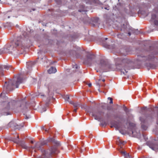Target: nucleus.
<instances>
[{
  "mask_svg": "<svg viewBox=\"0 0 158 158\" xmlns=\"http://www.w3.org/2000/svg\"><path fill=\"white\" fill-rule=\"evenodd\" d=\"M24 33L22 35L18 37L15 41L12 42L6 45L4 47L0 49V54L5 53L15 54L18 53L17 50L23 47L27 43L28 36Z\"/></svg>",
  "mask_w": 158,
  "mask_h": 158,
  "instance_id": "nucleus-1",
  "label": "nucleus"
},
{
  "mask_svg": "<svg viewBox=\"0 0 158 158\" xmlns=\"http://www.w3.org/2000/svg\"><path fill=\"white\" fill-rule=\"evenodd\" d=\"M54 142L56 144L55 145L49 148L46 150H42V154L41 156L37 158H52V156L57 153L56 146L60 145V143L56 141H55L52 138H50L47 140L42 142L40 143L39 142L37 143L35 145V147L38 150L41 149V146L46 144L48 142Z\"/></svg>",
  "mask_w": 158,
  "mask_h": 158,
  "instance_id": "nucleus-2",
  "label": "nucleus"
},
{
  "mask_svg": "<svg viewBox=\"0 0 158 158\" xmlns=\"http://www.w3.org/2000/svg\"><path fill=\"white\" fill-rule=\"evenodd\" d=\"M95 56L93 54H88L86 56V58L84 61L85 64H91L94 63L97 68L105 70V72L108 71L110 69L111 65L109 63L103 60H101L97 62H94Z\"/></svg>",
  "mask_w": 158,
  "mask_h": 158,
  "instance_id": "nucleus-3",
  "label": "nucleus"
},
{
  "mask_svg": "<svg viewBox=\"0 0 158 158\" xmlns=\"http://www.w3.org/2000/svg\"><path fill=\"white\" fill-rule=\"evenodd\" d=\"M116 64L117 65H121L123 68L121 69V72L124 75H126L128 72V70L132 68V62L126 57H120L115 59Z\"/></svg>",
  "mask_w": 158,
  "mask_h": 158,
  "instance_id": "nucleus-4",
  "label": "nucleus"
},
{
  "mask_svg": "<svg viewBox=\"0 0 158 158\" xmlns=\"http://www.w3.org/2000/svg\"><path fill=\"white\" fill-rule=\"evenodd\" d=\"M22 79L20 77H18L16 80L15 79L10 80L8 83L7 82H5L4 89L8 91L12 90L15 88L18 87L19 85L22 83Z\"/></svg>",
  "mask_w": 158,
  "mask_h": 158,
  "instance_id": "nucleus-5",
  "label": "nucleus"
},
{
  "mask_svg": "<svg viewBox=\"0 0 158 158\" xmlns=\"http://www.w3.org/2000/svg\"><path fill=\"white\" fill-rule=\"evenodd\" d=\"M9 103L8 102H3L2 105L4 106V107L1 110V113L2 115H7L10 114V113L9 111L10 108Z\"/></svg>",
  "mask_w": 158,
  "mask_h": 158,
  "instance_id": "nucleus-6",
  "label": "nucleus"
},
{
  "mask_svg": "<svg viewBox=\"0 0 158 158\" xmlns=\"http://www.w3.org/2000/svg\"><path fill=\"white\" fill-rule=\"evenodd\" d=\"M14 108L19 110H25L26 108V103L22 102H18L15 103Z\"/></svg>",
  "mask_w": 158,
  "mask_h": 158,
  "instance_id": "nucleus-7",
  "label": "nucleus"
},
{
  "mask_svg": "<svg viewBox=\"0 0 158 158\" xmlns=\"http://www.w3.org/2000/svg\"><path fill=\"white\" fill-rule=\"evenodd\" d=\"M8 126L15 129L19 130L22 127H23V124L22 123L21 124H19L16 123L10 122L9 123Z\"/></svg>",
  "mask_w": 158,
  "mask_h": 158,
  "instance_id": "nucleus-8",
  "label": "nucleus"
},
{
  "mask_svg": "<svg viewBox=\"0 0 158 158\" xmlns=\"http://www.w3.org/2000/svg\"><path fill=\"white\" fill-rule=\"evenodd\" d=\"M11 67V66L8 65L0 64V73L2 75H4V72L6 70H8Z\"/></svg>",
  "mask_w": 158,
  "mask_h": 158,
  "instance_id": "nucleus-9",
  "label": "nucleus"
},
{
  "mask_svg": "<svg viewBox=\"0 0 158 158\" xmlns=\"http://www.w3.org/2000/svg\"><path fill=\"white\" fill-rule=\"evenodd\" d=\"M103 114V113L102 112L99 111L96 113H93L92 115L94 117L95 119L99 121Z\"/></svg>",
  "mask_w": 158,
  "mask_h": 158,
  "instance_id": "nucleus-10",
  "label": "nucleus"
},
{
  "mask_svg": "<svg viewBox=\"0 0 158 158\" xmlns=\"http://www.w3.org/2000/svg\"><path fill=\"white\" fill-rule=\"evenodd\" d=\"M35 64L34 62H30L27 63V68L28 69V73L31 70V66Z\"/></svg>",
  "mask_w": 158,
  "mask_h": 158,
  "instance_id": "nucleus-11",
  "label": "nucleus"
},
{
  "mask_svg": "<svg viewBox=\"0 0 158 158\" xmlns=\"http://www.w3.org/2000/svg\"><path fill=\"white\" fill-rule=\"evenodd\" d=\"M149 147L155 151H156L158 150V145L156 144H152L149 145Z\"/></svg>",
  "mask_w": 158,
  "mask_h": 158,
  "instance_id": "nucleus-12",
  "label": "nucleus"
},
{
  "mask_svg": "<svg viewBox=\"0 0 158 158\" xmlns=\"http://www.w3.org/2000/svg\"><path fill=\"white\" fill-rule=\"evenodd\" d=\"M48 72L49 74L54 73L56 72V69L55 67H51L48 71Z\"/></svg>",
  "mask_w": 158,
  "mask_h": 158,
  "instance_id": "nucleus-13",
  "label": "nucleus"
},
{
  "mask_svg": "<svg viewBox=\"0 0 158 158\" xmlns=\"http://www.w3.org/2000/svg\"><path fill=\"white\" fill-rule=\"evenodd\" d=\"M20 145L23 148L25 149H27L28 148L27 146L26 145L25 142L23 141H20L19 143Z\"/></svg>",
  "mask_w": 158,
  "mask_h": 158,
  "instance_id": "nucleus-14",
  "label": "nucleus"
},
{
  "mask_svg": "<svg viewBox=\"0 0 158 158\" xmlns=\"http://www.w3.org/2000/svg\"><path fill=\"white\" fill-rule=\"evenodd\" d=\"M120 152L121 154L123 155L126 158H132L129 155V154H127L125 152L120 151Z\"/></svg>",
  "mask_w": 158,
  "mask_h": 158,
  "instance_id": "nucleus-15",
  "label": "nucleus"
},
{
  "mask_svg": "<svg viewBox=\"0 0 158 158\" xmlns=\"http://www.w3.org/2000/svg\"><path fill=\"white\" fill-rule=\"evenodd\" d=\"M71 104H72L73 105L74 107L75 108L77 107H79L80 106H81V107L82 108H83V107L81 106V104L79 103V102H76L75 103H71Z\"/></svg>",
  "mask_w": 158,
  "mask_h": 158,
  "instance_id": "nucleus-16",
  "label": "nucleus"
},
{
  "mask_svg": "<svg viewBox=\"0 0 158 158\" xmlns=\"http://www.w3.org/2000/svg\"><path fill=\"white\" fill-rule=\"evenodd\" d=\"M17 138L16 139L12 138V140L14 142L18 143L19 142V137L18 135L17 136Z\"/></svg>",
  "mask_w": 158,
  "mask_h": 158,
  "instance_id": "nucleus-17",
  "label": "nucleus"
},
{
  "mask_svg": "<svg viewBox=\"0 0 158 158\" xmlns=\"http://www.w3.org/2000/svg\"><path fill=\"white\" fill-rule=\"evenodd\" d=\"M64 98L66 101H68V102H69L70 103H71V102H70L69 100V97L68 95H65V96Z\"/></svg>",
  "mask_w": 158,
  "mask_h": 158,
  "instance_id": "nucleus-18",
  "label": "nucleus"
},
{
  "mask_svg": "<svg viewBox=\"0 0 158 158\" xmlns=\"http://www.w3.org/2000/svg\"><path fill=\"white\" fill-rule=\"evenodd\" d=\"M145 118L146 117L145 116L142 117L140 118V119L142 123H144L145 122Z\"/></svg>",
  "mask_w": 158,
  "mask_h": 158,
  "instance_id": "nucleus-19",
  "label": "nucleus"
},
{
  "mask_svg": "<svg viewBox=\"0 0 158 158\" xmlns=\"http://www.w3.org/2000/svg\"><path fill=\"white\" fill-rule=\"evenodd\" d=\"M156 19H157L154 21V23L155 25L158 26V17Z\"/></svg>",
  "mask_w": 158,
  "mask_h": 158,
  "instance_id": "nucleus-20",
  "label": "nucleus"
},
{
  "mask_svg": "<svg viewBox=\"0 0 158 158\" xmlns=\"http://www.w3.org/2000/svg\"><path fill=\"white\" fill-rule=\"evenodd\" d=\"M154 58V56L153 55L150 56L149 57H148L147 59V60H152V59Z\"/></svg>",
  "mask_w": 158,
  "mask_h": 158,
  "instance_id": "nucleus-21",
  "label": "nucleus"
},
{
  "mask_svg": "<svg viewBox=\"0 0 158 158\" xmlns=\"http://www.w3.org/2000/svg\"><path fill=\"white\" fill-rule=\"evenodd\" d=\"M156 18V16L155 14H153L152 16V19H154Z\"/></svg>",
  "mask_w": 158,
  "mask_h": 158,
  "instance_id": "nucleus-22",
  "label": "nucleus"
},
{
  "mask_svg": "<svg viewBox=\"0 0 158 158\" xmlns=\"http://www.w3.org/2000/svg\"><path fill=\"white\" fill-rule=\"evenodd\" d=\"M117 36L118 38L122 39L123 38V35L122 34H119L117 35Z\"/></svg>",
  "mask_w": 158,
  "mask_h": 158,
  "instance_id": "nucleus-23",
  "label": "nucleus"
},
{
  "mask_svg": "<svg viewBox=\"0 0 158 158\" xmlns=\"http://www.w3.org/2000/svg\"><path fill=\"white\" fill-rule=\"evenodd\" d=\"M5 96V93L3 92L2 93L0 94V97H4Z\"/></svg>",
  "mask_w": 158,
  "mask_h": 158,
  "instance_id": "nucleus-24",
  "label": "nucleus"
},
{
  "mask_svg": "<svg viewBox=\"0 0 158 158\" xmlns=\"http://www.w3.org/2000/svg\"><path fill=\"white\" fill-rule=\"evenodd\" d=\"M142 127L144 130H146L147 128V127L143 124L142 125Z\"/></svg>",
  "mask_w": 158,
  "mask_h": 158,
  "instance_id": "nucleus-25",
  "label": "nucleus"
},
{
  "mask_svg": "<svg viewBox=\"0 0 158 158\" xmlns=\"http://www.w3.org/2000/svg\"><path fill=\"white\" fill-rule=\"evenodd\" d=\"M108 99H109L110 100V103H113V99H112V98L109 97V98H108Z\"/></svg>",
  "mask_w": 158,
  "mask_h": 158,
  "instance_id": "nucleus-26",
  "label": "nucleus"
},
{
  "mask_svg": "<svg viewBox=\"0 0 158 158\" xmlns=\"http://www.w3.org/2000/svg\"><path fill=\"white\" fill-rule=\"evenodd\" d=\"M119 141L120 143L121 144L124 145L125 143V142L124 141H123L120 140H119Z\"/></svg>",
  "mask_w": 158,
  "mask_h": 158,
  "instance_id": "nucleus-27",
  "label": "nucleus"
},
{
  "mask_svg": "<svg viewBox=\"0 0 158 158\" xmlns=\"http://www.w3.org/2000/svg\"><path fill=\"white\" fill-rule=\"evenodd\" d=\"M73 68H75L76 69L77 68V65L75 64L74 65H73Z\"/></svg>",
  "mask_w": 158,
  "mask_h": 158,
  "instance_id": "nucleus-28",
  "label": "nucleus"
},
{
  "mask_svg": "<svg viewBox=\"0 0 158 158\" xmlns=\"http://www.w3.org/2000/svg\"><path fill=\"white\" fill-rule=\"evenodd\" d=\"M88 85L89 87H91L92 86V84L91 83H89Z\"/></svg>",
  "mask_w": 158,
  "mask_h": 158,
  "instance_id": "nucleus-29",
  "label": "nucleus"
},
{
  "mask_svg": "<svg viewBox=\"0 0 158 158\" xmlns=\"http://www.w3.org/2000/svg\"><path fill=\"white\" fill-rule=\"evenodd\" d=\"M97 84L99 86H100V84L98 82H97Z\"/></svg>",
  "mask_w": 158,
  "mask_h": 158,
  "instance_id": "nucleus-30",
  "label": "nucleus"
},
{
  "mask_svg": "<svg viewBox=\"0 0 158 158\" xmlns=\"http://www.w3.org/2000/svg\"><path fill=\"white\" fill-rule=\"evenodd\" d=\"M77 108H75L74 110H73V112H77Z\"/></svg>",
  "mask_w": 158,
  "mask_h": 158,
  "instance_id": "nucleus-31",
  "label": "nucleus"
},
{
  "mask_svg": "<svg viewBox=\"0 0 158 158\" xmlns=\"http://www.w3.org/2000/svg\"><path fill=\"white\" fill-rule=\"evenodd\" d=\"M115 127L117 130L119 128V127L118 126H115Z\"/></svg>",
  "mask_w": 158,
  "mask_h": 158,
  "instance_id": "nucleus-32",
  "label": "nucleus"
},
{
  "mask_svg": "<svg viewBox=\"0 0 158 158\" xmlns=\"http://www.w3.org/2000/svg\"><path fill=\"white\" fill-rule=\"evenodd\" d=\"M31 143H34V142L33 140H31Z\"/></svg>",
  "mask_w": 158,
  "mask_h": 158,
  "instance_id": "nucleus-33",
  "label": "nucleus"
},
{
  "mask_svg": "<svg viewBox=\"0 0 158 158\" xmlns=\"http://www.w3.org/2000/svg\"><path fill=\"white\" fill-rule=\"evenodd\" d=\"M152 64H150V67L152 68H153V67L151 66Z\"/></svg>",
  "mask_w": 158,
  "mask_h": 158,
  "instance_id": "nucleus-34",
  "label": "nucleus"
},
{
  "mask_svg": "<svg viewBox=\"0 0 158 158\" xmlns=\"http://www.w3.org/2000/svg\"><path fill=\"white\" fill-rule=\"evenodd\" d=\"M128 35H129V36H130V35H131V34H130V33H129H129H128Z\"/></svg>",
  "mask_w": 158,
  "mask_h": 158,
  "instance_id": "nucleus-35",
  "label": "nucleus"
},
{
  "mask_svg": "<svg viewBox=\"0 0 158 158\" xmlns=\"http://www.w3.org/2000/svg\"><path fill=\"white\" fill-rule=\"evenodd\" d=\"M83 152L82 150H81L80 151V152H81H81Z\"/></svg>",
  "mask_w": 158,
  "mask_h": 158,
  "instance_id": "nucleus-36",
  "label": "nucleus"
},
{
  "mask_svg": "<svg viewBox=\"0 0 158 158\" xmlns=\"http://www.w3.org/2000/svg\"><path fill=\"white\" fill-rule=\"evenodd\" d=\"M105 80L104 79H103L102 80V81H103V82H104L105 81Z\"/></svg>",
  "mask_w": 158,
  "mask_h": 158,
  "instance_id": "nucleus-37",
  "label": "nucleus"
},
{
  "mask_svg": "<svg viewBox=\"0 0 158 158\" xmlns=\"http://www.w3.org/2000/svg\"><path fill=\"white\" fill-rule=\"evenodd\" d=\"M42 128L43 129H44V127H42Z\"/></svg>",
  "mask_w": 158,
  "mask_h": 158,
  "instance_id": "nucleus-38",
  "label": "nucleus"
},
{
  "mask_svg": "<svg viewBox=\"0 0 158 158\" xmlns=\"http://www.w3.org/2000/svg\"><path fill=\"white\" fill-rule=\"evenodd\" d=\"M105 40H107V38H105Z\"/></svg>",
  "mask_w": 158,
  "mask_h": 158,
  "instance_id": "nucleus-39",
  "label": "nucleus"
},
{
  "mask_svg": "<svg viewBox=\"0 0 158 158\" xmlns=\"http://www.w3.org/2000/svg\"><path fill=\"white\" fill-rule=\"evenodd\" d=\"M45 131H48V130L46 129H45Z\"/></svg>",
  "mask_w": 158,
  "mask_h": 158,
  "instance_id": "nucleus-40",
  "label": "nucleus"
},
{
  "mask_svg": "<svg viewBox=\"0 0 158 158\" xmlns=\"http://www.w3.org/2000/svg\"><path fill=\"white\" fill-rule=\"evenodd\" d=\"M28 118L27 117H26V119H27Z\"/></svg>",
  "mask_w": 158,
  "mask_h": 158,
  "instance_id": "nucleus-41",
  "label": "nucleus"
},
{
  "mask_svg": "<svg viewBox=\"0 0 158 158\" xmlns=\"http://www.w3.org/2000/svg\"><path fill=\"white\" fill-rule=\"evenodd\" d=\"M48 88H50V85H49L48 86Z\"/></svg>",
  "mask_w": 158,
  "mask_h": 158,
  "instance_id": "nucleus-42",
  "label": "nucleus"
},
{
  "mask_svg": "<svg viewBox=\"0 0 158 158\" xmlns=\"http://www.w3.org/2000/svg\"><path fill=\"white\" fill-rule=\"evenodd\" d=\"M85 106L86 107H88V106Z\"/></svg>",
  "mask_w": 158,
  "mask_h": 158,
  "instance_id": "nucleus-43",
  "label": "nucleus"
},
{
  "mask_svg": "<svg viewBox=\"0 0 158 158\" xmlns=\"http://www.w3.org/2000/svg\"><path fill=\"white\" fill-rule=\"evenodd\" d=\"M98 90L99 92H101V91H100L99 89H98Z\"/></svg>",
  "mask_w": 158,
  "mask_h": 158,
  "instance_id": "nucleus-44",
  "label": "nucleus"
},
{
  "mask_svg": "<svg viewBox=\"0 0 158 158\" xmlns=\"http://www.w3.org/2000/svg\"><path fill=\"white\" fill-rule=\"evenodd\" d=\"M124 29H125V27H123Z\"/></svg>",
  "mask_w": 158,
  "mask_h": 158,
  "instance_id": "nucleus-45",
  "label": "nucleus"
},
{
  "mask_svg": "<svg viewBox=\"0 0 158 158\" xmlns=\"http://www.w3.org/2000/svg\"><path fill=\"white\" fill-rule=\"evenodd\" d=\"M10 18V17L9 16H8V18Z\"/></svg>",
  "mask_w": 158,
  "mask_h": 158,
  "instance_id": "nucleus-46",
  "label": "nucleus"
},
{
  "mask_svg": "<svg viewBox=\"0 0 158 158\" xmlns=\"http://www.w3.org/2000/svg\"><path fill=\"white\" fill-rule=\"evenodd\" d=\"M132 133H133V131H132Z\"/></svg>",
  "mask_w": 158,
  "mask_h": 158,
  "instance_id": "nucleus-47",
  "label": "nucleus"
}]
</instances>
